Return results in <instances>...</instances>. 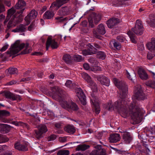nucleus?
I'll return each mask as SVG.
<instances>
[{
  "mask_svg": "<svg viewBox=\"0 0 155 155\" xmlns=\"http://www.w3.org/2000/svg\"><path fill=\"white\" fill-rule=\"evenodd\" d=\"M56 136L54 134H52L48 138V141H53L56 138Z\"/></svg>",
  "mask_w": 155,
  "mask_h": 155,
  "instance_id": "obj_49",
  "label": "nucleus"
},
{
  "mask_svg": "<svg viewBox=\"0 0 155 155\" xmlns=\"http://www.w3.org/2000/svg\"><path fill=\"white\" fill-rule=\"evenodd\" d=\"M5 16L3 14L0 15V22L2 21L5 18Z\"/></svg>",
  "mask_w": 155,
  "mask_h": 155,
  "instance_id": "obj_62",
  "label": "nucleus"
},
{
  "mask_svg": "<svg viewBox=\"0 0 155 155\" xmlns=\"http://www.w3.org/2000/svg\"><path fill=\"white\" fill-rule=\"evenodd\" d=\"M5 4L8 7L10 6L11 5L10 2L9 1H5Z\"/></svg>",
  "mask_w": 155,
  "mask_h": 155,
  "instance_id": "obj_64",
  "label": "nucleus"
},
{
  "mask_svg": "<svg viewBox=\"0 0 155 155\" xmlns=\"http://www.w3.org/2000/svg\"><path fill=\"white\" fill-rule=\"evenodd\" d=\"M95 147L98 149V155H106L105 150L101 148V145H98Z\"/></svg>",
  "mask_w": 155,
  "mask_h": 155,
  "instance_id": "obj_32",
  "label": "nucleus"
},
{
  "mask_svg": "<svg viewBox=\"0 0 155 155\" xmlns=\"http://www.w3.org/2000/svg\"><path fill=\"white\" fill-rule=\"evenodd\" d=\"M42 54L43 53L40 52H35L33 54V55L37 56L41 55H42Z\"/></svg>",
  "mask_w": 155,
  "mask_h": 155,
  "instance_id": "obj_63",
  "label": "nucleus"
},
{
  "mask_svg": "<svg viewBox=\"0 0 155 155\" xmlns=\"http://www.w3.org/2000/svg\"><path fill=\"white\" fill-rule=\"evenodd\" d=\"M97 57L103 60L105 58V55L103 52L100 51L98 53Z\"/></svg>",
  "mask_w": 155,
  "mask_h": 155,
  "instance_id": "obj_41",
  "label": "nucleus"
},
{
  "mask_svg": "<svg viewBox=\"0 0 155 155\" xmlns=\"http://www.w3.org/2000/svg\"><path fill=\"white\" fill-rule=\"evenodd\" d=\"M101 70V68L98 66H95L91 68V70L93 72H96Z\"/></svg>",
  "mask_w": 155,
  "mask_h": 155,
  "instance_id": "obj_48",
  "label": "nucleus"
},
{
  "mask_svg": "<svg viewBox=\"0 0 155 155\" xmlns=\"http://www.w3.org/2000/svg\"><path fill=\"white\" fill-rule=\"evenodd\" d=\"M117 39L119 41L121 42H123L126 39V38L121 35L118 36Z\"/></svg>",
  "mask_w": 155,
  "mask_h": 155,
  "instance_id": "obj_46",
  "label": "nucleus"
},
{
  "mask_svg": "<svg viewBox=\"0 0 155 155\" xmlns=\"http://www.w3.org/2000/svg\"><path fill=\"white\" fill-rule=\"evenodd\" d=\"M96 78L97 80L100 81L102 85L107 86H108L109 85L110 80L106 77L99 75L97 76Z\"/></svg>",
  "mask_w": 155,
  "mask_h": 155,
  "instance_id": "obj_17",
  "label": "nucleus"
},
{
  "mask_svg": "<svg viewBox=\"0 0 155 155\" xmlns=\"http://www.w3.org/2000/svg\"><path fill=\"white\" fill-rule=\"evenodd\" d=\"M119 23L118 19L117 18H112L108 20L107 24L108 27L112 28Z\"/></svg>",
  "mask_w": 155,
  "mask_h": 155,
  "instance_id": "obj_19",
  "label": "nucleus"
},
{
  "mask_svg": "<svg viewBox=\"0 0 155 155\" xmlns=\"http://www.w3.org/2000/svg\"><path fill=\"white\" fill-rule=\"evenodd\" d=\"M138 73L141 79L146 80L148 78V75L143 69L141 68L139 69Z\"/></svg>",
  "mask_w": 155,
  "mask_h": 155,
  "instance_id": "obj_25",
  "label": "nucleus"
},
{
  "mask_svg": "<svg viewBox=\"0 0 155 155\" xmlns=\"http://www.w3.org/2000/svg\"><path fill=\"white\" fill-rule=\"evenodd\" d=\"M93 36L96 38L100 39H101V36L95 29H94L93 31Z\"/></svg>",
  "mask_w": 155,
  "mask_h": 155,
  "instance_id": "obj_47",
  "label": "nucleus"
},
{
  "mask_svg": "<svg viewBox=\"0 0 155 155\" xmlns=\"http://www.w3.org/2000/svg\"><path fill=\"white\" fill-rule=\"evenodd\" d=\"M146 84L151 87L155 88V81H148L146 83Z\"/></svg>",
  "mask_w": 155,
  "mask_h": 155,
  "instance_id": "obj_39",
  "label": "nucleus"
},
{
  "mask_svg": "<svg viewBox=\"0 0 155 155\" xmlns=\"http://www.w3.org/2000/svg\"><path fill=\"white\" fill-rule=\"evenodd\" d=\"M12 127L9 125L5 124H0V131L3 133H7L12 129Z\"/></svg>",
  "mask_w": 155,
  "mask_h": 155,
  "instance_id": "obj_20",
  "label": "nucleus"
},
{
  "mask_svg": "<svg viewBox=\"0 0 155 155\" xmlns=\"http://www.w3.org/2000/svg\"><path fill=\"white\" fill-rule=\"evenodd\" d=\"M90 147L89 145L85 144L79 145L76 148L77 151H84L88 149Z\"/></svg>",
  "mask_w": 155,
  "mask_h": 155,
  "instance_id": "obj_29",
  "label": "nucleus"
},
{
  "mask_svg": "<svg viewBox=\"0 0 155 155\" xmlns=\"http://www.w3.org/2000/svg\"><path fill=\"white\" fill-rule=\"evenodd\" d=\"M82 54L84 56H86L88 55H91L92 54V53L91 52V51H89L88 50H83L82 51Z\"/></svg>",
  "mask_w": 155,
  "mask_h": 155,
  "instance_id": "obj_45",
  "label": "nucleus"
},
{
  "mask_svg": "<svg viewBox=\"0 0 155 155\" xmlns=\"http://www.w3.org/2000/svg\"><path fill=\"white\" fill-rule=\"evenodd\" d=\"M91 103L97 114H99L100 111L99 106V101L98 97L94 94L91 95Z\"/></svg>",
  "mask_w": 155,
  "mask_h": 155,
  "instance_id": "obj_9",
  "label": "nucleus"
},
{
  "mask_svg": "<svg viewBox=\"0 0 155 155\" xmlns=\"http://www.w3.org/2000/svg\"><path fill=\"white\" fill-rule=\"evenodd\" d=\"M147 46L148 49L151 51L155 52V38H152L151 42L148 43Z\"/></svg>",
  "mask_w": 155,
  "mask_h": 155,
  "instance_id": "obj_24",
  "label": "nucleus"
},
{
  "mask_svg": "<svg viewBox=\"0 0 155 155\" xmlns=\"http://www.w3.org/2000/svg\"><path fill=\"white\" fill-rule=\"evenodd\" d=\"M87 22L86 21H84L81 22V25L83 27H86L87 25Z\"/></svg>",
  "mask_w": 155,
  "mask_h": 155,
  "instance_id": "obj_60",
  "label": "nucleus"
},
{
  "mask_svg": "<svg viewBox=\"0 0 155 155\" xmlns=\"http://www.w3.org/2000/svg\"><path fill=\"white\" fill-rule=\"evenodd\" d=\"M120 135L118 134H110L108 138V140L110 143H116L120 140Z\"/></svg>",
  "mask_w": 155,
  "mask_h": 155,
  "instance_id": "obj_18",
  "label": "nucleus"
},
{
  "mask_svg": "<svg viewBox=\"0 0 155 155\" xmlns=\"http://www.w3.org/2000/svg\"><path fill=\"white\" fill-rule=\"evenodd\" d=\"M35 27V24L34 22H33L28 27V30L29 31H31L34 29Z\"/></svg>",
  "mask_w": 155,
  "mask_h": 155,
  "instance_id": "obj_50",
  "label": "nucleus"
},
{
  "mask_svg": "<svg viewBox=\"0 0 155 155\" xmlns=\"http://www.w3.org/2000/svg\"><path fill=\"white\" fill-rule=\"evenodd\" d=\"M127 35L129 36L132 42L134 43H136L135 40V37L134 34H133L132 32L130 31H128L127 33Z\"/></svg>",
  "mask_w": 155,
  "mask_h": 155,
  "instance_id": "obj_34",
  "label": "nucleus"
},
{
  "mask_svg": "<svg viewBox=\"0 0 155 155\" xmlns=\"http://www.w3.org/2000/svg\"><path fill=\"white\" fill-rule=\"evenodd\" d=\"M65 84L67 87L71 89L75 88L76 85L74 83L73 84L72 81L70 80L67 81Z\"/></svg>",
  "mask_w": 155,
  "mask_h": 155,
  "instance_id": "obj_33",
  "label": "nucleus"
},
{
  "mask_svg": "<svg viewBox=\"0 0 155 155\" xmlns=\"http://www.w3.org/2000/svg\"><path fill=\"white\" fill-rule=\"evenodd\" d=\"M147 140L146 139H144L141 140V143L143 144V145L146 148L147 151V152H150V150L147 147V144H146Z\"/></svg>",
  "mask_w": 155,
  "mask_h": 155,
  "instance_id": "obj_43",
  "label": "nucleus"
},
{
  "mask_svg": "<svg viewBox=\"0 0 155 155\" xmlns=\"http://www.w3.org/2000/svg\"><path fill=\"white\" fill-rule=\"evenodd\" d=\"M26 25L23 24H20L15 29L12 30L14 32H23L26 30Z\"/></svg>",
  "mask_w": 155,
  "mask_h": 155,
  "instance_id": "obj_22",
  "label": "nucleus"
},
{
  "mask_svg": "<svg viewBox=\"0 0 155 155\" xmlns=\"http://www.w3.org/2000/svg\"><path fill=\"white\" fill-rule=\"evenodd\" d=\"M7 70L8 76H9L10 74H17L18 73L17 69L15 68H9Z\"/></svg>",
  "mask_w": 155,
  "mask_h": 155,
  "instance_id": "obj_31",
  "label": "nucleus"
},
{
  "mask_svg": "<svg viewBox=\"0 0 155 155\" xmlns=\"http://www.w3.org/2000/svg\"><path fill=\"white\" fill-rule=\"evenodd\" d=\"M69 11V8L68 7H63L58 11V15L61 16L67 15L68 14Z\"/></svg>",
  "mask_w": 155,
  "mask_h": 155,
  "instance_id": "obj_23",
  "label": "nucleus"
},
{
  "mask_svg": "<svg viewBox=\"0 0 155 155\" xmlns=\"http://www.w3.org/2000/svg\"><path fill=\"white\" fill-rule=\"evenodd\" d=\"M64 130L70 134H73L75 131V130L74 127L70 125L66 126L64 128Z\"/></svg>",
  "mask_w": 155,
  "mask_h": 155,
  "instance_id": "obj_30",
  "label": "nucleus"
},
{
  "mask_svg": "<svg viewBox=\"0 0 155 155\" xmlns=\"http://www.w3.org/2000/svg\"><path fill=\"white\" fill-rule=\"evenodd\" d=\"M132 30L137 35H142L143 31V28L141 21L138 20H137L134 28H132Z\"/></svg>",
  "mask_w": 155,
  "mask_h": 155,
  "instance_id": "obj_10",
  "label": "nucleus"
},
{
  "mask_svg": "<svg viewBox=\"0 0 155 155\" xmlns=\"http://www.w3.org/2000/svg\"><path fill=\"white\" fill-rule=\"evenodd\" d=\"M87 46L88 50L90 51L92 54H95L96 51V49L90 44H88Z\"/></svg>",
  "mask_w": 155,
  "mask_h": 155,
  "instance_id": "obj_38",
  "label": "nucleus"
},
{
  "mask_svg": "<svg viewBox=\"0 0 155 155\" xmlns=\"http://www.w3.org/2000/svg\"><path fill=\"white\" fill-rule=\"evenodd\" d=\"M126 73L127 74V77L128 78L131 80L132 81L133 80L134 78H135V74L134 73H133V75H132V77H130V74L126 70Z\"/></svg>",
  "mask_w": 155,
  "mask_h": 155,
  "instance_id": "obj_44",
  "label": "nucleus"
},
{
  "mask_svg": "<svg viewBox=\"0 0 155 155\" xmlns=\"http://www.w3.org/2000/svg\"><path fill=\"white\" fill-rule=\"evenodd\" d=\"M124 141L126 143H129L132 140V137L130 133L125 132L123 134Z\"/></svg>",
  "mask_w": 155,
  "mask_h": 155,
  "instance_id": "obj_21",
  "label": "nucleus"
},
{
  "mask_svg": "<svg viewBox=\"0 0 155 155\" xmlns=\"http://www.w3.org/2000/svg\"><path fill=\"white\" fill-rule=\"evenodd\" d=\"M98 149L93 150L90 154L89 155H98Z\"/></svg>",
  "mask_w": 155,
  "mask_h": 155,
  "instance_id": "obj_54",
  "label": "nucleus"
},
{
  "mask_svg": "<svg viewBox=\"0 0 155 155\" xmlns=\"http://www.w3.org/2000/svg\"><path fill=\"white\" fill-rule=\"evenodd\" d=\"M76 92L77 95L81 103L84 105L86 104V97L83 92L80 88L76 87Z\"/></svg>",
  "mask_w": 155,
  "mask_h": 155,
  "instance_id": "obj_12",
  "label": "nucleus"
},
{
  "mask_svg": "<svg viewBox=\"0 0 155 155\" xmlns=\"http://www.w3.org/2000/svg\"><path fill=\"white\" fill-rule=\"evenodd\" d=\"M17 82L16 81H12L7 83V84L8 85H12L14 84H15Z\"/></svg>",
  "mask_w": 155,
  "mask_h": 155,
  "instance_id": "obj_61",
  "label": "nucleus"
},
{
  "mask_svg": "<svg viewBox=\"0 0 155 155\" xmlns=\"http://www.w3.org/2000/svg\"><path fill=\"white\" fill-rule=\"evenodd\" d=\"M8 44H6L3 46L1 50V51H5L8 48Z\"/></svg>",
  "mask_w": 155,
  "mask_h": 155,
  "instance_id": "obj_59",
  "label": "nucleus"
},
{
  "mask_svg": "<svg viewBox=\"0 0 155 155\" xmlns=\"http://www.w3.org/2000/svg\"><path fill=\"white\" fill-rule=\"evenodd\" d=\"M25 47V49L23 51L24 54L28 53L32 51L31 48L29 46L28 43L25 44L24 43L20 44L19 40L16 41L14 44L12 45L10 50L7 51L8 54L11 55L15 54L17 53L19 51Z\"/></svg>",
  "mask_w": 155,
  "mask_h": 155,
  "instance_id": "obj_4",
  "label": "nucleus"
},
{
  "mask_svg": "<svg viewBox=\"0 0 155 155\" xmlns=\"http://www.w3.org/2000/svg\"><path fill=\"white\" fill-rule=\"evenodd\" d=\"M4 96L6 98L10 99L13 101L21 100V97L17 95H15L9 91H4L2 93Z\"/></svg>",
  "mask_w": 155,
  "mask_h": 155,
  "instance_id": "obj_15",
  "label": "nucleus"
},
{
  "mask_svg": "<svg viewBox=\"0 0 155 155\" xmlns=\"http://www.w3.org/2000/svg\"><path fill=\"white\" fill-rule=\"evenodd\" d=\"M83 67L85 69L88 70L90 69V66L87 63H85L83 64Z\"/></svg>",
  "mask_w": 155,
  "mask_h": 155,
  "instance_id": "obj_58",
  "label": "nucleus"
},
{
  "mask_svg": "<svg viewBox=\"0 0 155 155\" xmlns=\"http://www.w3.org/2000/svg\"><path fill=\"white\" fill-rule=\"evenodd\" d=\"M63 59L66 63H68L71 61V58L70 55L66 54L64 55Z\"/></svg>",
  "mask_w": 155,
  "mask_h": 155,
  "instance_id": "obj_36",
  "label": "nucleus"
},
{
  "mask_svg": "<svg viewBox=\"0 0 155 155\" xmlns=\"http://www.w3.org/2000/svg\"><path fill=\"white\" fill-rule=\"evenodd\" d=\"M155 54L152 53H148L147 54V57L148 59L150 60L152 59L154 56Z\"/></svg>",
  "mask_w": 155,
  "mask_h": 155,
  "instance_id": "obj_51",
  "label": "nucleus"
},
{
  "mask_svg": "<svg viewBox=\"0 0 155 155\" xmlns=\"http://www.w3.org/2000/svg\"><path fill=\"white\" fill-rule=\"evenodd\" d=\"M54 15L52 11H47L44 14L43 18L44 19H50L52 18Z\"/></svg>",
  "mask_w": 155,
  "mask_h": 155,
  "instance_id": "obj_26",
  "label": "nucleus"
},
{
  "mask_svg": "<svg viewBox=\"0 0 155 155\" xmlns=\"http://www.w3.org/2000/svg\"><path fill=\"white\" fill-rule=\"evenodd\" d=\"M101 18V14L94 13H92L88 18L89 26L91 28L94 27L93 22H94V23L97 24L100 20Z\"/></svg>",
  "mask_w": 155,
  "mask_h": 155,
  "instance_id": "obj_8",
  "label": "nucleus"
},
{
  "mask_svg": "<svg viewBox=\"0 0 155 155\" xmlns=\"http://www.w3.org/2000/svg\"><path fill=\"white\" fill-rule=\"evenodd\" d=\"M150 21H147V22L152 27H155V15L151 14L150 16Z\"/></svg>",
  "mask_w": 155,
  "mask_h": 155,
  "instance_id": "obj_28",
  "label": "nucleus"
},
{
  "mask_svg": "<svg viewBox=\"0 0 155 155\" xmlns=\"http://www.w3.org/2000/svg\"><path fill=\"white\" fill-rule=\"evenodd\" d=\"M20 123L19 124V126H22L24 127L27 128V129H29L28 125L26 124L21 121H20Z\"/></svg>",
  "mask_w": 155,
  "mask_h": 155,
  "instance_id": "obj_52",
  "label": "nucleus"
},
{
  "mask_svg": "<svg viewBox=\"0 0 155 155\" xmlns=\"http://www.w3.org/2000/svg\"><path fill=\"white\" fill-rule=\"evenodd\" d=\"M68 18H63V17H58L55 18V19L58 22L63 23L66 22Z\"/></svg>",
  "mask_w": 155,
  "mask_h": 155,
  "instance_id": "obj_35",
  "label": "nucleus"
},
{
  "mask_svg": "<svg viewBox=\"0 0 155 155\" xmlns=\"http://www.w3.org/2000/svg\"><path fill=\"white\" fill-rule=\"evenodd\" d=\"M97 30L98 33L101 35H104L106 33L104 26L102 24H100L97 26Z\"/></svg>",
  "mask_w": 155,
  "mask_h": 155,
  "instance_id": "obj_27",
  "label": "nucleus"
},
{
  "mask_svg": "<svg viewBox=\"0 0 155 155\" xmlns=\"http://www.w3.org/2000/svg\"><path fill=\"white\" fill-rule=\"evenodd\" d=\"M74 60L78 62L82 61L84 59L81 56L78 54L75 55L74 56Z\"/></svg>",
  "mask_w": 155,
  "mask_h": 155,
  "instance_id": "obj_40",
  "label": "nucleus"
},
{
  "mask_svg": "<svg viewBox=\"0 0 155 155\" xmlns=\"http://www.w3.org/2000/svg\"><path fill=\"white\" fill-rule=\"evenodd\" d=\"M50 46H51L52 49H56L58 48V45L54 39H52L51 38L48 37L46 42L47 50H48Z\"/></svg>",
  "mask_w": 155,
  "mask_h": 155,
  "instance_id": "obj_14",
  "label": "nucleus"
},
{
  "mask_svg": "<svg viewBox=\"0 0 155 155\" xmlns=\"http://www.w3.org/2000/svg\"><path fill=\"white\" fill-rule=\"evenodd\" d=\"M113 44L114 48L117 50H119L121 48V45L117 41H114L113 43Z\"/></svg>",
  "mask_w": 155,
  "mask_h": 155,
  "instance_id": "obj_42",
  "label": "nucleus"
},
{
  "mask_svg": "<svg viewBox=\"0 0 155 155\" xmlns=\"http://www.w3.org/2000/svg\"><path fill=\"white\" fill-rule=\"evenodd\" d=\"M38 15L37 12L34 10H32L25 17V20L27 24H29L31 21L36 18Z\"/></svg>",
  "mask_w": 155,
  "mask_h": 155,
  "instance_id": "obj_16",
  "label": "nucleus"
},
{
  "mask_svg": "<svg viewBox=\"0 0 155 155\" xmlns=\"http://www.w3.org/2000/svg\"><path fill=\"white\" fill-rule=\"evenodd\" d=\"M53 97L55 100L59 101L61 107L68 111L71 112L72 110H77L78 107L76 104L71 101H67L65 100H62L61 92L57 88H54L53 89Z\"/></svg>",
  "mask_w": 155,
  "mask_h": 155,
  "instance_id": "obj_2",
  "label": "nucleus"
},
{
  "mask_svg": "<svg viewBox=\"0 0 155 155\" xmlns=\"http://www.w3.org/2000/svg\"><path fill=\"white\" fill-rule=\"evenodd\" d=\"M15 10L13 8H12L8 10L7 16L4 22V25H5L11 18L7 25L6 31L10 28L15 27L17 24L20 22L22 20V17L15 14Z\"/></svg>",
  "mask_w": 155,
  "mask_h": 155,
  "instance_id": "obj_3",
  "label": "nucleus"
},
{
  "mask_svg": "<svg viewBox=\"0 0 155 155\" xmlns=\"http://www.w3.org/2000/svg\"><path fill=\"white\" fill-rule=\"evenodd\" d=\"M7 149V147L5 145H0V153L6 150Z\"/></svg>",
  "mask_w": 155,
  "mask_h": 155,
  "instance_id": "obj_53",
  "label": "nucleus"
},
{
  "mask_svg": "<svg viewBox=\"0 0 155 155\" xmlns=\"http://www.w3.org/2000/svg\"><path fill=\"white\" fill-rule=\"evenodd\" d=\"M38 130H35V137L39 139L43 137V134L46 132L48 130L46 126L44 124H41L38 127Z\"/></svg>",
  "mask_w": 155,
  "mask_h": 155,
  "instance_id": "obj_7",
  "label": "nucleus"
},
{
  "mask_svg": "<svg viewBox=\"0 0 155 155\" xmlns=\"http://www.w3.org/2000/svg\"><path fill=\"white\" fill-rule=\"evenodd\" d=\"M28 143L26 141H24L21 143H16L14 146L15 148L20 151H27L28 150Z\"/></svg>",
  "mask_w": 155,
  "mask_h": 155,
  "instance_id": "obj_13",
  "label": "nucleus"
},
{
  "mask_svg": "<svg viewBox=\"0 0 155 155\" xmlns=\"http://www.w3.org/2000/svg\"><path fill=\"white\" fill-rule=\"evenodd\" d=\"M81 75L83 78L87 82L89 85L93 89L94 92H96L97 90V85L92 80L91 77L87 73L83 72Z\"/></svg>",
  "mask_w": 155,
  "mask_h": 155,
  "instance_id": "obj_5",
  "label": "nucleus"
},
{
  "mask_svg": "<svg viewBox=\"0 0 155 155\" xmlns=\"http://www.w3.org/2000/svg\"><path fill=\"white\" fill-rule=\"evenodd\" d=\"M54 126L57 129H60L62 127V125L61 124L59 123H55Z\"/></svg>",
  "mask_w": 155,
  "mask_h": 155,
  "instance_id": "obj_56",
  "label": "nucleus"
},
{
  "mask_svg": "<svg viewBox=\"0 0 155 155\" xmlns=\"http://www.w3.org/2000/svg\"><path fill=\"white\" fill-rule=\"evenodd\" d=\"M57 1L53 2L50 7L51 10H57L61 6L67 3L69 0H56Z\"/></svg>",
  "mask_w": 155,
  "mask_h": 155,
  "instance_id": "obj_11",
  "label": "nucleus"
},
{
  "mask_svg": "<svg viewBox=\"0 0 155 155\" xmlns=\"http://www.w3.org/2000/svg\"><path fill=\"white\" fill-rule=\"evenodd\" d=\"M4 6L3 4L0 3V13L5 11Z\"/></svg>",
  "mask_w": 155,
  "mask_h": 155,
  "instance_id": "obj_55",
  "label": "nucleus"
},
{
  "mask_svg": "<svg viewBox=\"0 0 155 155\" xmlns=\"http://www.w3.org/2000/svg\"><path fill=\"white\" fill-rule=\"evenodd\" d=\"M59 140L60 142H64L66 141L67 138L65 137H61L59 138Z\"/></svg>",
  "mask_w": 155,
  "mask_h": 155,
  "instance_id": "obj_57",
  "label": "nucleus"
},
{
  "mask_svg": "<svg viewBox=\"0 0 155 155\" xmlns=\"http://www.w3.org/2000/svg\"><path fill=\"white\" fill-rule=\"evenodd\" d=\"M69 151L66 150H61L57 153V155H69Z\"/></svg>",
  "mask_w": 155,
  "mask_h": 155,
  "instance_id": "obj_37",
  "label": "nucleus"
},
{
  "mask_svg": "<svg viewBox=\"0 0 155 155\" xmlns=\"http://www.w3.org/2000/svg\"><path fill=\"white\" fill-rule=\"evenodd\" d=\"M26 5V3L24 0H18V2L15 5V8L17 9L20 10L17 11H15V14L22 17V13L25 9V7Z\"/></svg>",
  "mask_w": 155,
  "mask_h": 155,
  "instance_id": "obj_6",
  "label": "nucleus"
},
{
  "mask_svg": "<svg viewBox=\"0 0 155 155\" xmlns=\"http://www.w3.org/2000/svg\"><path fill=\"white\" fill-rule=\"evenodd\" d=\"M113 81L117 87L120 90V98L116 101L114 105L112 104V102L110 101L106 105V108L109 110H112L114 109L117 110L125 117L130 115L133 120L138 122L141 120L145 111L138 106L135 99L143 100L145 98V95L140 85L136 87L134 89L133 102L129 106L128 110L126 109L127 102L124 100L128 91V88L125 83L123 81H119L116 78L113 79Z\"/></svg>",
  "mask_w": 155,
  "mask_h": 155,
  "instance_id": "obj_1",
  "label": "nucleus"
}]
</instances>
